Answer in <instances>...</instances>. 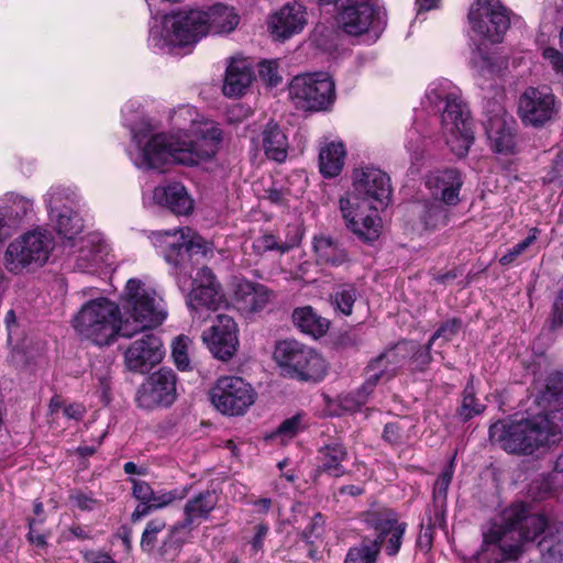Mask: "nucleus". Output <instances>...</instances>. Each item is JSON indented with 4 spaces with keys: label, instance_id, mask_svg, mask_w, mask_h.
I'll list each match as a JSON object with an SVG mask.
<instances>
[{
    "label": "nucleus",
    "instance_id": "nucleus-1",
    "mask_svg": "<svg viewBox=\"0 0 563 563\" xmlns=\"http://www.w3.org/2000/svg\"><path fill=\"white\" fill-rule=\"evenodd\" d=\"M168 121L173 132H161L151 122L132 129L128 155L142 170H163L177 163L197 166L213 159L223 142L220 124L190 104L172 109Z\"/></svg>",
    "mask_w": 563,
    "mask_h": 563
},
{
    "label": "nucleus",
    "instance_id": "nucleus-2",
    "mask_svg": "<svg viewBox=\"0 0 563 563\" xmlns=\"http://www.w3.org/2000/svg\"><path fill=\"white\" fill-rule=\"evenodd\" d=\"M121 305L124 320L114 301L104 297L88 300L71 319L75 332L81 340L97 346H109L119 336L131 338L142 329L159 325L166 319L163 299L137 278L128 280Z\"/></svg>",
    "mask_w": 563,
    "mask_h": 563
},
{
    "label": "nucleus",
    "instance_id": "nucleus-3",
    "mask_svg": "<svg viewBox=\"0 0 563 563\" xmlns=\"http://www.w3.org/2000/svg\"><path fill=\"white\" fill-rule=\"evenodd\" d=\"M525 542H537L545 563L563 561V521L558 523L529 506L517 503L506 508L483 531V542L475 553L476 563L515 560Z\"/></svg>",
    "mask_w": 563,
    "mask_h": 563
},
{
    "label": "nucleus",
    "instance_id": "nucleus-4",
    "mask_svg": "<svg viewBox=\"0 0 563 563\" xmlns=\"http://www.w3.org/2000/svg\"><path fill=\"white\" fill-rule=\"evenodd\" d=\"M534 402L541 409L531 417L514 422L497 421L489 428V437L515 454H532L554 443L563 431V373L553 371L539 386Z\"/></svg>",
    "mask_w": 563,
    "mask_h": 563
},
{
    "label": "nucleus",
    "instance_id": "nucleus-5",
    "mask_svg": "<svg viewBox=\"0 0 563 563\" xmlns=\"http://www.w3.org/2000/svg\"><path fill=\"white\" fill-rule=\"evenodd\" d=\"M240 15L233 7L217 3L202 9L172 11L154 16L150 25L148 45L159 53H173L178 47L195 45L207 34L233 32Z\"/></svg>",
    "mask_w": 563,
    "mask_h": 563
},
{
    "label": "nucleus",
    "instance_id": "nucleus-6",
    "mask_svg": "<svg viewBox=\"0 0 563 563\" xmlns=\"http://www.w3.org/2000/svg\"><path fill=\"white\" fill-rule=\"evenodd\" d=\"M426 102L441 112V135L450 151L457 157L466 156L474 142V132L461 90L448 79H437L428 86Z\"/></svg>",
    "mask_w": 563,
    "mask_h": 563
},
{
    "label": "nucleus",
    "instance_id": "nucleus-7",
    "mask_svg": "<svg viewBox=\"0 0 563 563\" xmlns=\"http://www.w3.org/2000/svg\"><path fill=\"white\" fill-rule=\"evenodd\" d=\"M273 358L284 376L300 382H319L328 371V363L317 351L296 340L277 342Z\"/></svg>",
    "mask_w": 563,
    "mask_h": 563
},
{
    "label": "nucleus",
    "instance_id": "nucleus-8",
    "mask_svg": "<svg viewBox=\"0 0 563 563\" xmlns=\"http://www.w3.org/2000/svg\"><path fill=\"white\" fill-rule=\"evenodd\" d=\"M365 522L377 533V539L372 545H362L350 549L345 563H375L380 544L385 543L388 555H396L401 547L406 523L399 522L397 514L390 509L369 511Z\"/></svg>",
    "mask_w": 563,
    "mask_h": 563
},
{
    "label": "nucleus",
    "instance_id": "nucleus-9",
    "mask_svg": "<svg viewBox=\"0 0 563 563\" xmlns=\"http://www.w3.org/2000/svg\"><path fill=\"white\" fill-rule=\"evenodd\" d=\"M77 201L76 190L60 185L52 186L44 196L49 222L64 245L78 239L84 229L82 218L74 209Z\"/></svg>",
    "mask_w": 563,
    "mask_h": 563
},
{
    "label": "nucleus",
    "instance_id": "nucleus-10",
    "mask_svg": "<svg viewBox=\"0 0 563 563\" xmlns=\"http://www.w3.org/2000/svg\"><path fill=\"white\" fill-rule=\"evenodd\" d=\"M53 245V236L46 229L27 231L7 246L4 266L10 273L20 274L32 264L43 265Z\"/></svg>",
    "mask_w": 563,
    "mask_h": 563
},
{
    "label": "nucleus",
    "instance_id": "nucleus-11",
    "mask_svg": "<svg viewBox=\"0 0 563 563\" xmlns=\"http://www.w3.org/2000/svg\"><path fill=\"white\" fill-rule=\"evenodd\" d=\"M212 407L223 416H244L254 405L257 394L244 378L235 375L220 376L208 391Z\"/></svg>",
    "mask_w": 563,
    "mask_h": 563
},
{
    "label": "nucleus",
    "instance_id": "nucleus-12",
    "mask_svg": "<svg viewBox=\"0 0 563 563\" xmlns=\"http://www.w3.org/2000/svg\"><path fill=\"white\" fill-rule=\"evenodd\" d=\"M151 240L165 260L175 266L183 267L185 256L200 254L207 258L213 255L212 244L190 228L153 232Z\"/></svg>",
    "mask_w": 563,
    "mask_h": 563
},
{
    "label": "nucleus",
    "instance_id": "nucleus-13",
    "mask_svg": "<svg viewBox=\"0 0 563 563\" xmlns=\"http://www.w3.org/2000/svg\"><path fill=\"white\" fill-rule=\"evenodd\" d=\"M289 97L297 109L327 110L335 99V86L324 73L296 76L289 85Z\"/></svg>",
    "mask_w": 563,
    "mask_h": 563
},
{
    "label": "nucleus",
    "instance_id": "nucleus-14",
    "mask_svg": "<svg viewBox=\"0 0 563 563\" xmlns=\"http://www.w3.org/2000/svg\"><path fill=\"white\" fill-rule=\"evenodd\" d=\"M74 269L82 273H99L114 263V256L102 234L91 232L64 246Z\"/></svg>",
    "mask_w": 563,
    "mask_h": 563
},
{
    "label": "nucleus",
    "instance_id": "nucleus-15",
    "mask_svg": "<svg viewBox=\"0 0 563 563\" xmlns=\"http://www.w3.org/2000/svg\"><path fill=\"white\" fill-rule=\"evenodd\" d=\"M379 208L347 192L339 199V209L345 227L367 242L375 241L380 234L382 220L377 212Z\"/></svg>",
    "mask_w": 563,
    "mask_h": 563
},
{
    "label": "nucleus",
    "instance_id": "nucleus-16",
    "mask_svg": "<svg viewBox=\"0 0 563 563\" xmlns=\"http://www.w3.org/2000/svg\"><path fill=\"white\" fill-rule=\"evenodd\" d=\"M472 30L490 43L503 41L510 25L509 11L499 0H476L470 9Z\"/></svg>",
    "mask_w": 563,
    "mask_h": 563
},
{
    "label": "nucleus",
    "instance_id": "nucleus-17",
    "mask_svg": "<svg viewBox=\"0 0 563 563\" xmlns=\"http://www.w3.org/2000/svg\"><path fill=\"white\" fill-rule=\"evenodd\" d=\"M317 4L333 5L338 12L335 23L339 30L351 36H360L368 32L379 9L368 1L356 0H316Z\"/></svg>",
    "mask_w": 563,
    "mask_h": 563
},
{
    "label": "nucleus",
    "instance_id": "nucleus-18",
    "mask_svg": "<svg viewBox=\"0 0 563 563\" xmlns=\"http://www.w3.org/2000/svg\"><path fill=\"white\" fill-rule=\"evenodd\" d=\"M488 145L494 153L510 155L516 148V121L498 102H488L483 122Z\"/></svg>",
    "mask_w": 563,
    "mask_h": 563
},
{
    "label": "nucleus",
    "instance_id": "nucleus-19",
    "mask_svg": "<svg viewBox=\"0 0 563 563\" xmlns=\"http://www.w3.org/2000/svg\"><path fill=\"white\" fill-rule=\"evenodd\" d=\"M224 296L220 284L210 268H200L192 282V288L187 296V306L194 319L205 321L209 311H216L224 305Z\"/></svg>",
    "mask_w": 563,
    "mask_h": 563
},
{
    "label": "nucleus",
    "instance_id": "nucleus-20",
    "mask_svg": "<svg viewBox=\"0 0 563 563\" xmlns=\"http://www.w3.org/2000/svg\"><path fill=\"white\" fill-rule=\"evenodd\" d=\"M177 398V377L173 369L161 368L152 373L141 385L136 401L139 407L153 410L169 407Z\"/></svg>",
    "mask_w": 563,
    "mask_h": 563
},
{
    "label": "nucleus",
    "instance_id": "nucleus-21",
    "mask_svg": "<svg viewBox=\"0 0 563 563\" xmlns=\"http://www.w3.org/2000/svg\"><path fill=\"white\" fill-rule=\"evenodd\" d=\"M346 192L385 208L391 197L390 178L377 167H358L352 173V189Z\"/></svg>",
    "mask_w": 563,
    "mask_h": 563
},
{
    "label": "nucleus",
    "instance_id": "nucleus-22",
    "mask_svg": "<svg viewBox=\"0 0 563 563\" xmlns=\"http://www.w3.org/2000/svg\"><path fill=\"white\" fill-rule=\"evenodd\" d=\"M556 112L555 97L548 87H528L519 98L518 114L525 124L541 126Z\"/></svg>",
    "mask_w": 563,
    "mask_h": 563
},
{
    "label": "nucleus",
    "instance_id": "nucleus-23",
    "mask_svg": "<svg viewBox=\"0 0 563 563\" xmlns=\"http://www.w3.org/2000/svg\"><path fill=\"white\" fill-rule=\"evenodd\" d=\"M201 339L216 358L228 361L233 357L239 346L238 324L232 317L218 314L212 324L202 332Z\"/></svg>",
    "mask_w": 563,
    "mask_h": 563
},
{
    "label": "nucleus",
    "instance_id": "nucleus-24",
    "mask_svg": "<svg viewBox=\"0 0 563 563\" xmlns=\"http://www.w3.org/2000/svg\"><path fill=\"white\" fill-rule=\"evenodd\" d=\"M123 356L129 371L146 373L163 360V343L157 335L144 333L125 349Z\"/></svg>",
    "mask_w": 563,
    "mask_h": 563
},
{
    "label": "nucleus",
    "instance_id": "nucleus-25",
    "mask_svg": "<svg viewBox=\"0 0 563 563\" xmlns=\"http://www.w3.org/2000/svg\"><path fill=\"white\" fill-rule=\"evenodd\" d=\"M308 23V12L303 4L287 2L268 18V30L278 41H285L303 31Z\"/></svg>",
    "mask_w": 563,
    "mask_h": 563
},
{
    "label": "nucleus",
    "instance_id": "nucleus-26",
    "mask_svg": "<svg viewBox=\"0 0 563 563\" xmlns=\"http://www.w3.org/2000/svg\"><path fill=\"white\" fill-rule=\"evenodd\" d=\"M34 202L25 196L8 192L0 207V243L10 238L33 212Z\"/></svg>",
    "mask_w": 563,
    "mask_h": 563
},
{
    "label": "nucleus",
    "instance_id": "nucleus-27",
    "mask_svg": "<svg viewBox=\"0 0 563 563\" xmlns=\"http://www.w3.org/2000/svg\"><path fill=\"white\" fill-rule=\"evenodd\" d=\"M415 349L413 343L402 342L382 353L366 369L365 388L375 387L379 379H389L405 363V353Z\"/></svg>",
    "mask_w": 563,
    "mask_h": 563
},
{
    "label": "nucleus",
    "instance_id": "nucleus-28",
    "mask_svg": "<svg viewBox=\"0 0 563 563\" xmlns=\"http://www.w3.org/2000/svg\"><path fill=\"white\" fill-rule=\"evenodd\" d=\"M307 185L308 179L305 173L296 170L285 179L273 183L267 190L266 198L278 207L297 209L298 201L305 194Z\"/></svg>",
    "mask_w": 563,
    "mask_h": 563
},
{
    "label": "nucleus",
    "instance_id": "nucleus-29",
    "mask_svg": "<svg viewBox=\"0 0 563 563\" xmlns=\"http://www.w3.org/2000/svg\"><path fill=\"white\" fill-rule=\"evenodd\" d=\"M252 62L243 56H233L230 58L222 91L229 98H240L250 89L254 80Z\"/></svg>",
    "mask_w": 563,
    "mask_h": 563
},
{
    "label": "nucleus",
    "instance_id": "nucleus-30",
    "mask_svg": "<svg viewBox=\"0 0 563 563\" xmlns=\"http://www.w3.org/2000/svg\"><path fill=\"white\" fill-rule=\"evenodd\" d=\"M153 203L168 209L177 216H188L192 212L195 201L186 187L178 181L161 185L152 192Z\"/></svg>",
    "mask_w": 563,
    "mask_h": 563
},
{
    "label": "nucleus",
    "instance_id": "nucleus-31",
    "mask_svg": "<svg viewBox=\"0 0 563 563\" xmlns=\"http://www.w3.org/2000/svg\"><path fill=\"white\" fill-rule=\"evenodd\" d=\"M426 185L435 199L448 206H455L460 201L463 179L456 169L433 172L428 176Z\"/></svg>",
    "mask_w": 563,
    "mask_h": 563
},
{
    "label": "nucleus",
    "instance_id": "nucleus-32",
    "mask_svg": "<svg viewBox=\"0 0 563 563\" xmlns=\"http://www.w3.org/2000/svg\"><path fill=\"white\" fill-rule=\"evenodd\" d=\"M273 294L261 284H254L245 279L234 283L233 298L240 309L254 312L266 307L272 300Z\"/></svg>",
    "mask_w": 563,
    "mask_h": 563
},
{
    "label": "nucleus",
    "instance_id": "nucleus-33",
    "mask_svg": "<svg viewBox=\"0 0 563 563\" xmlns=\"http://www.w3.org/2000/svg\"><path fill=\"white\" fill-rule=\"evenodd\" d=\"M218 495L216 492L206 490L190 498L184 508V521L183 526L190 530V527L201 519H207L210 512L216 508L218 504Z\"/></svg>",
    "mask_w": 563,
    "mask_h": 563
},
{
    "label": "nucleus",
    "instance_id": "nucleus-34",
    "mask_svg": "<svg viewBox=\"0 0 563 563\" xmlns=\"http://www.w3.org/2000/svg\"><path fill=\"white\" fill-rule=\"evenodd\" d=\"M345 147L341 141L327 142L319 151V168L325 178L338 176L344 166Z\"/></svg>",
    "mask_w": 563,
    "mask_h": 563
},
{
    "label": "nucleus",
    "instance_id": "nucleus-35",
    "mask_svg": "<svg viewBox=\"0 0 563 563\" xmlns=\"http://www.w3.org/2000/svg\"><path fill=\"white\" fill-rule=\"evenodd\" d=\"M312 245L319 264L340 266L349 261L346 251L330 236H316Z\"/></svg>",
    "mask_w": 563,
    "mask_h": 563
},
{
    "label": "nucleus",
    "instance_id": "nucleus-36",
    "mask_svg": "<svg viewBox=\"0 0 563 563\" xmlns=\"http://www.w3.org/2000/svg\"><path fill=\"white\" fill-rule=\"evenodd\" d=\"M265 154L271 159L284 162L288 153V140L284 131L274 122H268L262 133Z\"/></svg>",
    "mask_w": 563,
    "mask_h": 563
},
{
    "label": "nucleus",
    "instance_id": "nucleus-37",
    "mask_svg": "<svg viewBox=\"0 0 563 563\" xmlns=\"http://www.w3.org/2000/svg\"><path fill=\"white\" fill-rule=\"evenodd\" d=\"M295 324L305 333L313 338L322 336L329 329V321L311 307L297 308L292 313Z\"/></svg>",
    "mask_w": 563,
    "mask_h": 563
},
{
    "label": "nucleus",
    "instance_id": "nucleus-38",
    "mask_svg": "<svg viewBox=\"0 0 563 563\" xmlns=\"http://www.w3.org/2000/svg\"><path fill=\"white\" fill-rule=\"evenodd\" d=\"M470 63L474 73L482 78H490L508 66L506 57L486 56L481 51L473 52Z\"/></svg>",
    "mask_w": 563,
    "mask_h": 563
},
{
    "label": "nucleus",
    "instance_id": "nucleus-39",
    "mask_svg": "<svg viewBox=\"0 0 563 563\" xmlns=\"http://www.w3.org/2000/svg\"><path fill=\"white\" fill-rule=\"evenodd\" d=\"M321 465L323 472L329 475L339 477L345 472L341 463L346 459L347 454L343 445L334 443L324 446L321 451Z\"/></svg>",
    "mask_w": 563,
    "mask_h": 563
},
{
    "label": "nucleus",
    "instance_id": "nucleus-40",
    "mask_svg": "<svg viewBox=\"0 0 563 563\" xmlns=\"http://www.w3.org/2000/svg\"><path fill=\"white\" fill-rule=\"evenodd\" d=\"M186 529L188 530L181 522L169 529L167 537L158 549L159 555L165 561H174L179 555L187 540V536L181 534V531Z\"/></svg>",
    "mask_w": 563,
    "mask_h": 563
},
{
    "label": "nucleus",
    "instance_id": "nucleus-41",
    "mask_svg": "<svg viewBox=\"0 0 563 563\" xmlns=\"http://www.w3.org/2000/svg\"><path fill=\"white\" fill-rule=\"evenodd\" d=\"M188 494L187 487L175 488L172 490H154L152 489V494L148 500H145L146 504H150L154 510L162 509L173 504L176 500H181Z\"/></svg>",
    "mask_w": 563,
    "mask_h": 563
},
{
    "label": "nucleus",
    "instance_id": "nucleus-42",
    "mask_svg": "<svg viewBox=\"0 0 563 563\" xmlns=\"http://www.w3.org/2000/svg\"><path fill=\"white\" fill-rule=\"evenodd\" d=\"M192 341L187 335H178L172 343V356L175 365L180 371H186L190 366L189 350Z\"/></svg>",
    "mask_w": 563,
    "mask_h": 563
},
{
    "label": "nucleus",
    "instance_id": "nucleus-43",
    "mask_svg": "<svg viewBox=\"0 0 563 563\" xmlns=\"http://www.w3.org/2000/svg\"><path fill=\"white\" fill-rule=\"evenodd\" d=\"M366 380L362 385L360 389L355 393H349L339 397V404L341 408L345 411H357L360 410L369 398V395L373 393L375 387L365 388Z\"/></svg>",
    "mask_w": 563,
    "mask_h": 563
},
{
    "label": "nucleus",
    "instance_id": "nucleus-44",
    "mask_svg": "<svg viewBox=\"0 0 563 563\" xmlns=\"http://www.w3.org/2000/svg\"><path fill=\"white\" fill-rule=\"evenodd\" d=\"M541 56L555 75L563 77V26L559 34V48L547 46L542 48Z\"/></svg>",
    "mask_w": 563,
    "mask_h": 563
},
{
    "label": "nucleus",
    "instance_id": "nucleus-45",
    "mask_svg": "<svg viewBox=\"0 0 563 563\" xmlns=\"http://www.w3.org/2000/svg\"><path fill=\"white\" fill-rule=\"evenodd\" d=\"M539 233L540 231L537 228H532L525 240L518 242L499 258V263L505 266L512 264L519 256L523 255L532 244H534Z\"/></svg>",
    "mask_w": 563,
    "mask_h": 563
},
{
    "label": "nucleus",
    "instance_id": "nucleus-46",
    "mask_svg": "<svg viewBox=\"0 0 563 563\" xmlns=\"http://www.w3.org/2000/svg\"><path fill=\"white\" fill-rule=\"evenodd\" d=\"M554 482L550 475L538 474L528 485L527 495L537 500L545 498L553 489Z\"/></svg>",
    "mask_w": 563,
    "mask_h": 563
},
{
    "label": "nucleus",
    "instance_id": "nucleus-47",
    "mask_svg": "<svg viewBox=\"0 0 563 563\" xmlns=\"http://www.w3.org/2000/svg\"><path fill=\"white\" fill-rule=\"evenodd\" d=\"M356 299V290L351 285H343L334 294L333 302L339 311L350 316Z\"/></svg>",
    "mask_w": 563,
    "mask_h": 563
},
{
    "label": "nucleus",
    "instance_id": "nucleus-48",
    "mask_svg": "<svg viewBox=\"0 0 563 563\" xmlns=\"http://www.w3.org/2000/svg\"><path fill=\"white\" fill-rule=\"evenodd\" d=\"M59 410L63 411V415L73 420H80L86 413V407L81 404H68L65 405L60 397L55 396L51 399L49 402V411L52 415L57 413Z\"/></svg>",
    "mask_w": 563,
    "mask_h": 563
},
{
    "label": "nucleus",
    "instance_id": "nucleus-49",
    "mask_svg": "<svg viewBox=\"0 0 563 563\" xmlns=\"http://www.w3.org/2000/svg\"><path fill=\"white\" fill-rule=\"evenodd\" d=\"M454 474V457L449 462L445 470L439 475L433 487V498L437 503H444L448 496V489Z\"/></svg>",
    "mask_w": 563,
    "mask_h": 563
},
{
    "label": "nucleus",
    "instance_id": "nucleus-50",
    "mask_svg": "<svg viewBox=\"0 0 563 563\" xmlns=\"http://www.w3.org/2000/svg\"><path fill=\"white\" fill-rule=\"evenodd\" d=\"M166 527L163 518H155L147 522L141 538V548L144 551H152L156 544L157 534Z\"/></svg>",
    "mask_w": 563,
    "mask_h": 563
},
{
    "label": "nucleus",
    "instance_id": "nucleus-51",
    "mask_svg": "<svg viewBox=\"0 0 563 563\" xmlns=\"http://www.w3.org/2000/svg\"><path fill=\"white\" fill-rule=\"evenodd\" d=\"M291 249L290 244L282 243L273 234H262L253 242V250L257 254H263L268 251L277 250L280 253H286Z\"/></svg>",
    "mask_w": 563,
    "mask_h": 563
},
{
    "label": "nucleus",
    "instance_id": "nucleus-52",
    "mask_svg": "<svg viewBox=\"0 0 563 563\" xmlns=\"http://www.w3.org/2000/svg\"><path fill=\"white\" fill-rule=\"evenodd\" d=\"M305 420L302 415H296L289 419H286L272 435L273 438H279L282 442L292 439L300 430L305 428Z\"/></svg>",
    "mask_w": 563,
    "mask_h": 563
},
{
    "label": "nucleus",
    "instance_id": "nucleus-53",
    "mask_svg": "<svg viewBox=\"0 0 563 563\" xmlns=\"http://www.w3.org/2000/svg\"><path fill=\"white\" fill-rule=\"evenodd\" d=\"M448 210L439 202H432L424 207L423 222L427 228L434 229L446 222Z\"/></svg>",
    "mask_w": 563,
    "mask_h": 563
},
{
    "label": "nucleus",
    "instance_id": "nucleus-54",
    "mask_svg": "<svg viewBox=\"0 0 563 563\" xmlns=\"http://www.w3.org/2000/svg\"><path fill=\"white\" fill-rule=\"evenodd\" d=\"M484 405L476 402L474 396V389L472 386H466L464 390V396L462 400V406L460 409V416L464 420H468L476 415H479L484 411Z\"/></svg>",
    "mask_w": 563,
    "mask_h": 563
},
{
    "label": "nucleus",
    "instance_id": "nucleus-55",
    "mask_svg": "<svg viewBox=\"0 0 563 563\" xmlns=\"http://www.w3.org/2000/svg\"><path fill=\"white\" fill-rule=\"evenodd\" d=\"M462 322L459 319H450L441 324L429 341V346L437 340L442 339L444 342L453 340L461 331Z\"/></svg>",
    "mask_w": 563,
    "mask_h": 563
},
{
    "label": "nucleus",
    "instance_id": "nucleus-56",
    "mask_svg": "<svg viewBox=\"0 0 563 563\" xmlns=\"http://www.w3.org/2000/svg\"><path fill=\"white\" fill-rule=\"evenodd\" d=\"M258 74L261 79L271 87H276L282 81L276 60H264L260 63Z\"/></svg>",
    "mask_w": 563,
    "mask_h": 563
},
{
    "label": "nucleus",
    "instance_id": "nucleus-57",
    "mask_svg": "<svg viewBox=\"0 0 563 563\" xmlns=\"http://www.w3.org/2000/svg\"><path fill=\"white\" fill-rule=\"evenodd\" d=\"M140 112H141V104H140V102H137L135 100L128 101L122 108V115H123L124 124L126 126H129L131 133H132V129L136 128L142 122H150L148 120H145V119L134 122V119L137 118Z\"/></svg>",
    "mask_w": 563,
    "mask_h": 563
},
{
    "label": "nucleus",
    "instance_id": "nucleus-58",
    "mask_svg": "<svg viewBox=\"0 0 563 563\" xmlns=\"http://www.w3.org/2000/svg\"><path fill=\"white\" fill-rule=\"evenodd\" d=\"M130 482L132 484V495L135 499L139 501H145L148 500L151 494H152V487L151 485L141 479L136 478H130Z\"/></svg>",
    "mask_w": 563,
    "mask_h": 563
},
{
    "label": "nucleus",
    "instance_id": "nucleus-59",
    "mask_svg": "<svg viewBox=\"0 0 563 563\" xmlns=\"http://www.w3.org/2000/svg\"><path fill=\"white\" fill-rule=\"evenodd\" d=\"M70 500L73 505L79 508L80 510H92L97 504V500L95 498L81 492L73 493L70 495Z\"/></svg>",
    "mask_w": 563,
    "mask_h": 563
},
{
    "label": "nucleus",
    "instance_id": "nucleus-60",
    "mask_svg": "<svg viewBox=\"0 0 563 563\" xmlns=\"http://www.w3.org/2000/svg\"><path fill=\"white\" fill-rule=\"evenodd\" d=\"M563 324V287L560 289L554 303H553V317L552 325L559 327Z\"/></svg>",
    "mask_w": 563,
    "mask_h": 563
},
{
    "label": "nucleus",
    "instance_id": "nucleus-61",
    "mask_svg": "<svg viewBox=\"0 0 563 563\" xmlns=\"http://www.w3.org/2000/svg\"><path fill=\"white\" fill-rule=\"evenodd\" d=\"M84 559L86 563H115L108 553L98 551L86 552Z\"/></svg>",
    "mask_w": 563,
    "mask_h": 563
},
{
    "label": "nucleus",
    "instance_id": "nucleus-62",
    "mask_svg": "<svg viewBox=\"0 0 563 563\" xmlns=\"http://www.w3.org/2000/svg\"><path fill=\"white\" fill-rule=\"evenodd\" d=\"M383 437L389 443H397L400 440V428L397 423H387Z\"/></svg>",
    "mask_w": 563,
    "mask_h": 563
},
{
    "label": "nucleus",
    "instance_id": "nucleus-63",
    "mask_svg": "<svg viewBox=\"0 0 563 563\" xmlns=\"http://www.w3.org/2000/svg\"><path fill=\"white\" fill-rule=\"evenodd\" d=\"M98 393L100 394V398L104 404L109 402V390H110V379L108 375H101L98 377Z\"/></svg>",
    "mask_w": 563,
    "mask_h": 563
},
{
    "label": "nucleus",
    "instance_id": "nucleus-64",
    "mask_svg": "<svg viewBox=\"0 0 563 563\" xmlns=\"http://www.w3.org/2000/svg\"><path fill=\"white\" fill-rule=\"evenodd\" d=\"M154 509L150 504H146L145 501H140V504L136 506L134 511L131 515V519L133 522H136L141 520L142 518L146 517L151 511Z\"/></svg>",
    "mask_w": 563,
    "mask_h": 563
}]
</instances>
